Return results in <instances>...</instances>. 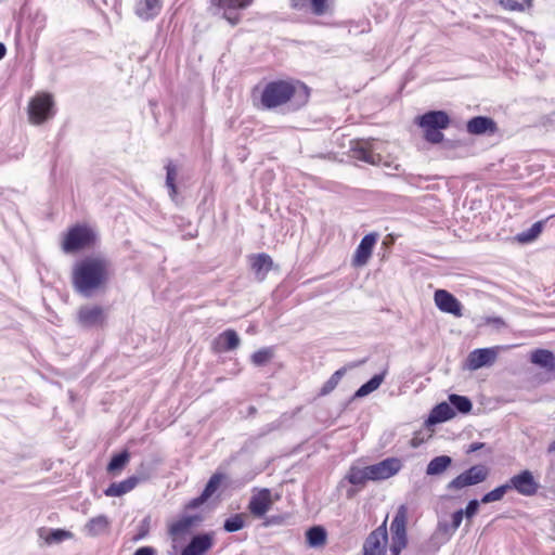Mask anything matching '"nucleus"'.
<instances>
[{
  "mask_svg": "<svg viewBox=\"0 0 555 555\" xmlns=\"http://www.w3.org/2000/svg\"><path fill=\"white\" fill-rule=\"evenodd\" d=\"M489 476V468L486 465L477 464L461 473L447 486V490L456 491L465 487L483 482Z\"/></svg>",
  "mask_w": 555,
  "mask_h": 555,
  "instance_id": "obj_7",
  "label": "nucleus"
},
{
  "mask_svg": "<svg viewBox=\"0 0 555 555\" xmlns=\"http://www.w3.org/2000/svg\"><path fill=\"white\" fill-rule=\"evenodd\" d=\"M286 518H288V515H272L267 518L264 525L266 526L283 525V524H285Z\"/></svg>",
  "mask_w": 555,
  "mask_h": 555,
  "instance_id": "obj_47",
  "label": "nucleus"
},
{
  "mask_svg": "<svg viewBox=\"0 0 555 555\" xmlns=\"http://www.w3.org/2000/svg\"><path fill=\"white\" fill-rule=\"evenodd\" d=\"M273 349L271 347H264L251 354V362L256 366L266 365L273 358Z\"/></svg>",
  "mask_w": 555,
  "mask_h": 555,
  "instance_id": "obj_37",
  "label": "nucleus"
},
{
  "mask_svg": "<svg viewBox=\"0 0 555 555\" xmlns=\"http://www.w3.org/2000/svg\"><path fill=\"white\" fill-rule=\"evenodd\" d=\"M309 0H291V5L295 10H302L306 8Z\"/></svg>",
  "mask_w": 555,
  "mask_h": 555,
  "instance_id": "obj_52",
  "label": "nucleus"
},
{
  "mask_svg": "<svg viewBox=\"0 0 555 555\" xmlns=\"http://www.w3.org/2000/svg\"><path fill=\"white\" fill-rule=\"evenodd\" d=\"M455 412L450 403L441 402L437 404L430 412L427 423L428 424H439L454 417Z\"/></svg>",
  "mask_w": 555,
  "mask_h": 555,
  "instance_id": "obj_25",
  "label": "nucleus"
},
{
  "mask_svg": "<svg viewBox=\"0 0 555 555\" xmlns=\"http://www.w3.org/2000/svg\"><path fill=\"white\" fill-rule=\"evenodd\" d=\"M548 451H550V452L555 451V440L550 444V447H548Z\"/></svg>",
  "mask_w": 555,
  "mask_h": 555,
  "instance_id": "obj_56",
  "label": "nucleus"
},
{
  "mask_svg": "<svg viewBox=\"0 0 555 555\" xmlns=\"http://www.w3.org/2000/svg\"><path fill=\"white\" fill-rule=\"evenodd\" d=\"M199 521H202V517L199 515L184 516L170 526L169 533L171 535L185 533L192 526Z\"/></svg>",
  "mask_w": 555,
  "mask_h": 555,
  "instance_id": "obj_29",
  "label": "nucleus"
},
{
  "mask_svg": "<svg viewBox=\"0 0 555 555\" xmlns=\"http://www.w3.org/2000/svg\"><path fill=\"white\" fill-rule=\"evenodd\" d=\"M530 361L546 372L555 371V356L547 349L539 348L533 350L530 354Z\"/></svg>",
  "mask_w": 555,
  "mask_h": 555,
  "instance_id": "obj_24",
  "label": "nucleus"
},
{
  "mask_svg": "<svg viewBox=\"0 0 555 555\" xmlns=\"http://www.w3.org/2000/svg\"><path fill=\"white\" fill-rule=\"evenodd\" d=\"M250 267L257 280L263 281L273 267V260L266 253L256 254L250 257Z\"/></svg>",
  "mask_w": 555,
  "mask_h": 555,
  "instance_id": "obj_21",
  "label": "nucleus"
},
{
  "mask_svg": "<svg viewBox=\"0 0 555 555\" xmlns=\"http://www.w3.org/2000/svg\"><path fill=\"white\" fill-rule=\"evenodd\" d=\"M163 0H137L134 12L142 21L154 20L162 11Z\"/></svg>",
  "mask_w": 555,
  "mask_h": 555,
  "instance_id": "obj_19",
  "label": "nucleus"
},
{
  "mask_svg": "<svg viewBox=\"0 0 555 555\" xmlns=\"http://www.w3.org/2000/svg\"><path fill=\"white\" fill-rule=\"evenodd\" d=\"M280 428V423L279 422H273V423H270L268 424L264 428H263V434H267V433H270V431H273V430H276Z\"/></svg>",
  "mask_w": 555,
  "mask_h": 555,
  "instance_id": "obj_54",
  "label": "nucleus"
},
{
  "mask_svg": "<svg viewBox=\"0 0 555 555\" xmlns=\"http://www.w3.org/2000/svg\"><path fill=\"white\" fill-rule=\"evenodd\" d=\"M377 240V233H369L362 237L353 255L352 264L354 267H363L367 263Z\"/></svg>",
  "mask_w": 555,
  "mask_h": 555,
  "instance_id": "obj_14",
  "label": "nucleus"
},
{
  "mask_svg": "<svg viewBox=\"0 0 555 555\" xmlns=\"http://www.w3.org/2000/svg\"><path fill=\"white\" fill-rule=\"evenodd\" d=\"M450 124L449 115L443 111H429L417 118V125L424 129L426 141L438 144L443 140L442 129Z\"/></svg>",
  "mask_w": 555,
  "mask_h": 555,
  "instance_id": "obj_4",
  "label": "nucleus"
},
{
  "mask_svg": "<svg viewBox=\"0 0 555 555\" xmlns=\"http://www.w3.org/2000/svg\"><path fill=\"white\" fill-rule=\"evenodd\" d=\"M452 464V457L449 455H439L429 461L426 467L428 476H438L446 472Z\"/></svg>",
  "mask_w": 555,
  "mask_h": 555,
  "instance_id": "obj_27",
  "label": "nucleus"
},
{
  "mask_svg": "<svg viewBox=\"0 0 555 555\" xmlns=\"http://www.w3.org/2000/svg\"><path fill=\"white\" fill-rule=\"evenodd\" d=\"M480 503L481 502L478 501L477 499L468 501L465 509H463L464 516L466 517L467 520L472 519L478 513Z\"/></svg>",
  "mask_w": 555,
  "mask_h": 555,
  "instance_id": "obj_44",
  "label": "nucleus"
},
{
  "mask_svg": "<svg viewBox=\"0 0 555 555\" xmlns=\"http://www.w3.org/2000/svg\"><path fill=\"white\" fill-rule=\"evenodd\" d=\"M7 48L4 43L0 42V60H2L5 56Z\"/></svg>",
  "mask_w": 555,
  "mask_h": 555,
  "instance_id": "obj_55",
  "label": "nucleus"
},
{
  "mask_svg": "<svg viewBox=\"0 0 555 555\" xmlns=\"http://www.w3.org/2000/svg\"><path fill=\"white\" fill-rule=\"evenodd\" d=\"M254 0H210L208 11L212 16L236 26L242 21V12L253 4Z\"/></svg>",
  "mask_w": 555,
  "mask_h": 555,
  "instance_id": "obj_3",
  "label": "nucleus"
},
{
  "mask_svg": "<svg viewBox=\"0 0 555 555\" xmlns=\"http://www.w3.org/2000/svg\"><path fill=\"white\" fill-rule=\"evenodd\" d=\"M486 322H487V324H492V325H494L498 328H500L502 326H505L504 320L502 318H500V317L488 318Z\"/></svg>",
  "mask_w": 555,
  "mask_h": 555,
  "instance_id": "obj_51",
  "label": "nucleus"
},
{
  "mask_svg": "<svg viewBox=\"0 0 555 555\" xmlns=\"http://www.w3.org/2000/svg\"><path fill=\"white\" fill-rule=\"evenodd\" d=\"M508 490H515L524 496H531L538 492L539 483L534 479L533 474L528 470H521L519 474L512 476L507 481Z\"/></svg>",
  "mask_w": 555,
  "mask_h": 555,
  "instance_id": "obj_10",
  "label": "nucleus"
},
{
  "mask_svg": "<svg viewBox=\"0 0 555 555\" xmlns=\"http://www.w3.org/2000/svg\"><path fill=\"white\" fill-rule=\"evenodd\" d=\"M151 518L149 516L144 517L138 526V531L133 535L132 541L138 542L145 539L150 532Z\"/></svg>",
  "mask_w": 555,
  "mask_h": 555,
  "instance_id": "obj_42",
  "label": "nucleus"
},
{
  "mask_svg": "<svg viewBox=\"0 0 555 555\" xmlns=\"http://www.w3.org/2000/svg\"><path fill=\"white\" fill-rule=\"evenodd\" d=\"M345 373H346L345 367H341V369L337 370L336 372H334L331 375V377L321 387L320 395L326 396V395L331 393L337 387V385L339 384V382L343 378V376L345 375Z\"/></svg>",
  "mask_w": 555,
  "mask_h": 555,
  "instance_id": "obj_36",
  "label": "nucleus"
},
{
  "mask_svg": "<svg viewBox=\"0 0 555 555\" xmlns=\"http://www.w3.org/2000/svg\"><path fill=\"white\" fill-rule=\"evenodd\" d=\"M498 356L495 348H479L470 351L466 359V367L476 371L483 366L491 365Z\"/></svg>",
  "mask_w": 555,
  "mask_h": 555,
  "instance_id": "obj_12",
  "label": "nucleus"
},
{
  "mask_svg": "<svg viewBox=\"0 0 555 555\" xmlns=\"http://www.w3.org/2000/svg\"><path fill=\"white\" fill-rule=\"evenodd\" d=\"M250 412L251 413H255L256 412V409L254 406L250 408Z\"/></svg>",
  "mask_w": 555,
  "mask_h": 555,
  "instance_id": "obj_57",
  "label": "nucleus"
},
{
  "mask_svg": "<svg viewBox=\"0 0 555 555\" xmlns=\"http://www.w3.org/2000/svg\"><path fill=\"white\" fill-rule=\"evenodd\" d=\"M225 476L221 473H215L207 481L203 494L208 499L218 490Z\"/></svg>",
  "mask_w": 555,
  "mask_h": 555,
  "instance_id": "obj_39",
  "label": "nucleus"
},
{
  "mask_svg": "<svg viewBox=\"0 0 555 555\" xmlns=\"http://www.w3.org/2000/svg\"><path fill=\"white\" fill-rule=\"evenodd\" d=\"M133 555H156V551L152 546L139 547Z\"/></svg>",
  "mask_w": 555,
  "mask_h": 555,
  "instance_id": "obj_50",
  "label": "nucleus"
},
{
  "mask_svg": "<svg viewBox=\"0 0 555 555\" xmlns=\"http://www.w3.org/2000/svg\"><path fill=\"white\" fill-rule=\"evenodd\" d=\"M383 165H384V166H386V167H389V166H390V164H389V163H387V162H385Z\"/></svg>",
  "mask_w": 555,
  "mask_h": 555,
  "instance_id": "obj_58",
  "label": "nucleus"
},
{
  "mask_svg": "<svg viewBox=\"0 0 555 555\" xmlns=\"http://www.w3.org/2000/svg\"><path fill=\"white\" fill-rule=\"evenodd\" d=\"M105 322L106 313L101 306H82L77 312V323L82 328L90 330L103 327Z\"/></svg>",
  "mask_w": 555,
  "mask_h": 555,
  "instance_id": "obj_9",
  "label": "nucleus"
},
{
  "mask_svg": "<svg viewBox=\"0 0 555 555\" xmlns=\"http://www.w3.org/2000/svg\"><path fill=\"white\" fill-rule=\"evenodd\" d=\"M95 233L87 225L72 227L64 236L62 249L66 254L77 253L94 245Z\"/></svg>",
  "mask_w": 555,
  "mask_h": 555,
  "instance_id": "obj_5",
  "label": "nucleus"
},
{
  "mask_svg": "<svg viewBox=\"0 0 555 555\" xmlns=\"http://www.w3.org/2000/svg\"><path fill=\"white\" fill-rule=\"evenodd\" d=\"M501 7L507 11H524L526 8H530L532 0H500Z\"/></svg>",
  "mask_w": 555,
  "mask_h": 555,
  "instance_id": "obj_41",
  "label": "nucleus"
},
{
  "mask_svg": "<svg viewBox=\"0 0 555 555\" xmlns=\"http://www.w3.org/2000/svg\"><path fill=\"white\" fill-rule=\"evenodd\" d=\"M449 401L454 412L457 411L462 414L469 413L473 408L472 401L465 396L453 393L449 396Z\"/></svg>",
  "mask_w": 555,
  "mask_h": 555,
  "instance_id": "obj_35",
  "label": "nucleus"
},
{
  "mask_svg": "<svg viewBox=\"0 0 555 555\" xmlns=\"http://www.w3.org/2000/svg\"><path fill=\"white\" fill-rule=\"evenodd\" d=\"M130 461V453L128 450H124L117 454H114L107 464L106 470L109 474L120 473Z\"/></svg>",
  "mask_w": 555,
  "mask_h": 555,
  "instance_id": "obj_32",
  "label": "nucleus"
},
{
  "mask_svg": "<svg viewBox=\"0 0 555 555\" xmlns=\"http://www.w3.org/2000/svg\"><path fill=\"white\" fill-rule=\"evenodd\" d=\"M310 92L304 83H293L285 80H274L268 82L255 105L261 109H273L287 102H292L294 109H299L309 100Z\"/></svg>",
  "mask_w": 555,
  "mask_h": 555,
  "instance_id": "obj_2",
  "label": "nucleus"
},
{
  "mask_svg": "<svg viewBox=\"0 0 555 555\" xmlns=\"http://www.w3.org/2000/svg\"><path fill=\"white\" fill-rule=\"evenodd\" d=\"M548 218L534 222L529 229L518 233L516 235L517 242L527 244L533 242L544 229Z\"/></svg>",
  "mask_w": 555,
  "mask_h": 555,
  "instance_id": "obj_28",
  "label": "nucleus"
},
{
  "mask_svg": "<svg viewBox=\"0 0 555 555\" xmlns=\"http://www.w3.org/2000/svg\"><path fill=\"white\" fill-rule=\"evenodd\" d=\"M507 491H509V490H508L507 483L505 482L504 485H501V486L494 488L493 490L487 492L486 494H483L480 502L482 504H489L492 502L500 501L503 499V496L505 495V493Z\"/></svg>",
  "mask_w": 555,
  "mask_h": 555,
  "instance_id": "obj_38",
  "label": "nucleus"
},
{
  "mask_svg": "<svg viewBox=\"0 0 555 555\" xmlns=\"http://www.w3.org/2000/svg\"><path fill=\"white\" fill-rule=\"evenodd\" d=\"M311 12L317 15L321 16L324 15L327 12L328 5L327 0H309Z\"/></svg>",
  "mask_w": 555,
  "mask_h": 555,
  "instance_id": "obj_43",
  "label": "nucleus"
},
{
  "mask_svg": "<svg viewBox=\"0 0 555 555\" xmlns=\"http://www.w3.org/2000/svg\"><path fill=\"white\" fill-rule=\"evenodd\" d=\"M406 542L408 541L391 540L390 554L389 555H399L400 552L405 547Z\"/></svg>",
  "mask_w": 555,
  "mask_h": 555,
  "instance_id": "obj_49",
  "label": "nucleus"
},
{
  "mask_svg": "<svg viewBox=\"0 0 555 555\" xmlns=\"http://www.w3.org/2000/svg\"><path fill=\"white\" fill-rule=\"evenodd\" d=\"M240 343V336L234 330H225L214 339L211 348L217 353L228 352L236 349Z\"/></svg>",
  "mask_w": 555,
  "mask_h": 555,
  "instance_id": "obj_17",
  "label": "nucleus"
},
{
  "mask_svg": "<svg viewBox=\"0 0 555 555\" xmlns=\"http://www.w3.org/2000/svg\"><path fill=\"white\" fill-rule=\"evenodd\" d=\"M346 479L353 486H364L366 481L371 480L367 466L357 467L351 466L346 475Z\"/></svg>",
  "mask_w": 555,
  "mask_h": 555,
  "instance_id": "obj_31",
  "label": "nucleus"
},
{
  "mask_svg": "<svg viewBox=\"0 0 555 555\" xmlns=\"http://www.w3.org/2000/svg\"><path fill=\"white\" fill-rule=\"evenodd\" d=\"M109 521L106 516L99 515L91 518L87 525L86 530L89 535L95 537L103 533L108 528Z\"/></svg>",
  "mask_w": 555,
  "mask_h": 555,
  "instance_id": "obj_33",
  "label": "nucleus"
},
{
  "mask_svg": "<svg viewBox=\"0 0 555 555\" xmlns=\"http://www.w3.org/2000/svg\"><path fill=\"white\" fill-rule=\"evenodd\" d=\"M113 274V264L103 254H93L78 259L72 268V285L83 298H90L105 288Z\"/></svg>",
  "mask_w": 555,
  "mask_h": 555,
  "instance_id": "obj_1",
  "label": "nucleus"
},
{
  "mask_svg": "<svg viewBox=\"0 0 555 555\" xmlns=\"http://www.w3.org/2000/svg\"><path fill=\"white\" fill-rule=\"evenodd\" d=\"M326 530L322 526H313L306 531V540L310 547L322 546L326 542Z\"/></svg>",
  "mask_w": 555,
  "mask_h": 555,
  "instance_id": "obj_30",
  "label": "nucleus"
},
{
  "mask_svg": "<svg viewBox=\"0 0 555 555\" xmlns=\"http://www.w3.org/2000/svg\"><path fill=\"white\" fill-rule=\"evenodd\" d=\"M271 504V492L264 488L250 498L248 509L254 516L262 517L269 511Z\"/></svg>",
  "mask_w": 555,
  "mask_h": 555,
  "instance_id": "obj_18",
  "label": "nucleus"
},
{
  "mask_svg": "<svg viewBox=\"0 0 555 555\" xmlns=\"http://www.w3.org/2000/svg\"><path fill=\"white\" fill-rule=\"evenodd\" d=\"M141 478L138 476H130L127 479L111 483L105 490L104 494L106 496H121L132 489L140 482Z\"/></svg>",
  "mask_w": 555,
  "mask_h": 555,
  "instance_id": "obj_23",
  "label": "nucleus"
},
{
  "mask_svg": "<svg viewBox=\"0 0 555 555\" xmlns=\"http://www.w3.org/2000/svg\"><path fill=\"white\" fill-rule=\"evenodd\" d=\"M55 114L53 96L50 93H38L29 102L28 116L35 125H40Z\"/></svg>",
  "mask_w": 555,
  "mask_h": 555,
  "instance_id": "obj_6",
  "label": "nucleus"
},
{
  "mask_svg": "<svg viewBox=\"0 0 555 555\" xmlns=\"http://www.w3.org/2000/svg\"><path fill=\"white\" fill-rule=\"evenodd\" d=\"M208 500L207 496H205L203 493H201L199 496L194 498L188 502L185 505L186 509H195L198 508L201 505H203Z\"/></svg>",
  "mask_w": 555,
  "mask_h": 555,
  "instance_id": "obj_46",
  "label": "nucleus"
},
{
  "mask_svg": "<svg viewBox=\"0 0 555 555\" xmlns=\"http://www.w3.org/2000/svg\"><path fill=\"white\" fill-rule=\"evenodd\" d=\"M403 464L402 461L398 457H387L376 464L369 465V474H371V480H385L388 479L396 474H398Z\"/></svg>",
  "mask_w": 555,
  "mask_h": 555,
  "instance_id": "obj_11",
  "label": "nucleus"
},
{
  "mask_svg": "<svg viewBox=\"0 0 555 555\" xmlns=\"http://www.w3.org/2000/svg\"><path fill=\"white\" fill-rule=\"evenodd\" d=\"M486 447V443L483 442H473L472 444H469L466 453H473V452H476L478 450H481L482 448Z\"/></svg>",
  "mask_w": 555,
  "mask_h": 555,
  "instance_id": "obj_53",
  "label": "nucleus"
},
{
  "mask_svg": "<svg viewBox=\"0 0 555 555\" xmlns=\"http://www.w3.org/2000/svg\"><path fill=\"white\" fill-rule=\"evenodd\" d=\"M387 543V530L378 527L366 538L363 545V555H385Z\"/></svg>",
  "mask_w": 555,
  "mask_h": 555,
  "instance_id": "obj_13",
  "label": "nucleus"
},
{
  "mask_svg": "<svg viewBox=\"0 0 555 555\" xmlns=\"http://www.w3.org/2000/svg\"><path fill=\"white\" fill-rule=\"evenodd\" d=\"M405 524H406V509L402 505L399 507V509L390 525L391 540L408 541Z\"/></svg>",
  "mask_w": 555,
  "mask_h": 555,
  "instance_id": "obj_22",
  "label": "nucleus"
},
{
  "mask_svg": "<svg viewBox=\"0 0 555 555\" xmlns=\"http://www.w3.org/2000/svg\"><path fill=\"white\" fill-rule=\"evenodd\" d=\"M69 537V532L62 529H54L50 532L47 538L48 543L62 542L64 539Z\"/></svg>",
  "mask_w": 555,
  "mask_h": 555,
  "instance_id": "obj_45",
  "label": "nucleus"
},
{
  "mask_svg": "<svg viewBox=\"0 0 555 555\" xmlns=\"http://www.w3.org/2000/svg\"><path fill=\"white\" fill-rule=\"evenodd\" d=\"M212 537L209 533L195 534L182 548L180 555H204L212 546Z\"/></svg>",
  "mask_w": 555,
  "mask_h": 555,
  "instance_id": "obj_16",
  "label": "nucleus"
},
{
  "mask_svg": "<svg viewBox=\"0 0 555 555\" xmlns=\"http://www.w3.org/2000/svg\"><path fill=\"white\" fill-rule=\"evenodd\" d=\"M463 517H464V511L463 509H459V511H455L452 516H451V527L452 529L455 531L462 524L463 521Z\"/></svg>",
  "mask_w": 555,
  "mask_h": 555,
  "instance_id": "obj_48",
  "label": "nucleus"
},
{
  "mask_svg": "<svg viewBox=\"0 0 555 555\" xmlns=\"http://www.w3.org/2000/svg\"><path fill=\"white\" fill-rule=\"evenodd\" d=\"M376 140L362 139L351 143L350 153L352 158L367 163L373 166L382 164L383 156L376 153Z\"/></svg>",
  "mask_w": 555,
  "mask_h": 555,
  "instance_id": "obj_8",
  "label": "nucleus"
},
{
  "mask_svg": "<svg viewBox=\"0 0 555 555\" xmlns=\"http://www.w3.org/2000/svg\"><path fill=\"white\" fill-rule=\"evenodd\" d=\"M387 374V370H384L379 374H375L373 377H371L366 383L361 385L354 392L353 398H363L378 389V387L384 382Z\"/></svg>",
  "mask_w": 555,
  "mask_h": 555,
  "instance_id": "obj_26",
  "label": "nucleus"
},
{
  "mask_svg": "<svg viewBox=\"0 0 555 555\" xmlns=\"http://www.w3.org/2000/svg\"><path fill=\"white\" fill-rule=\"evenodd\" d=\"M466 128L468 133L476 135L486 133L492 134L498 129L496 122L492 118L487 116L473 117L467 121Z\"/></svg>",
  "mask_w": 555,
  "mask_h": 555,
  "instance_id": "obj_20",
  "label": "nucleus"
},
{
  "mask_svg": "<svg viewBox=\"0 0 555 555\" xmlns=\"http://www.w3.org/2000/svg\"><path fill=\"white\" fill-rule=\"evenodd\" d=\"M166 181L165 184L169 191V196L172 201H176L178 191L176 185L177 167L172 162H168L166 165Z\"/></svg>",
  "mask_w": 555,
  "mask_h": 555,
  "instance_id": "obj_34",
  "label": "nucleus"
},
{
  "mask_svg": "<svg viewBox=\"0 0 555 555\" xmlns=\"http://www.w3.org/2000/svg\"><path fill=\"white\" fill-rule=\"evenodd\" d=\"M437 308L455 317L462 315V305L457 298L446 289H437L434 295Z\"/></svg>",
  "mask_w": 555,
  "mask_h": 555,
  "instance_id": "obj_15",
  "label": "nucleus"
},
{
  "mask_svg": "<svg viewBox=\"0 0 555 555\" xmlns=\"http://www.w3.org/2000/svg\"><path fill=\"white\" fill-rule=\"evenodd\" d=\"M245 526L243 514H235L229 518H227L223 522V529L227 532H236L243 529Z\"/></svg>",
  "mask_w": 555,
  "mask_h": 555,
  "instance_id": "obj_40",
  "label": "nucleus"
}]
</instances>
